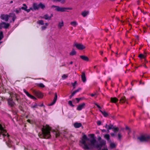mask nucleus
<instances>
[{
    "mask_svg": "<svg viewBox=\"0 0 150 150\" xmlns=\"http://www.w3.org/2000/svg\"><path fill=\"white\" fill-rule=\"evenodd\" d=\"M118 100V99L115 97L111 98H110V102L112 103H115Z\"/></svg>",
    "mask_w": 150,
    "mask_h": 150,
    "instance_id": "aec40b11",
    "label": "nucleus"
},
{
    "mask_svg": "<svg viewBox=\"0 0 150 150\" xmlns=\"http://www.w3.org/2000/svg\"><path fill=\"white\" fill-rule=\"evenodd\" d=\"M97 95V93H95L94 94H93V93H92V94H90V96L92 97H93L94 96H95L96 95Z\"/></svg>",
    "mask_w": 150,
    "mask_h": 150,
    "instance_id": "603ef678",
    "label": "nucleus"
},
{
    "mask_svg": "<svg viewBox=\"0 0 150 150\" xmlns=\"http://www.w3.org/2000/svg\"><path fill=\"white\" fill-rule=\"evenodd\" d=\"M103 146L100 144V143L99 144H97V145H96L95 146V147L97 148H99V149L100 150L101 147Z\"/></svg>",
    "mask_w": 150,
    "mask_h": 150,
    "instance_id": "72a5a7b5",
    "label": "nucleus"
},
{
    "mask_svg": "<svg viewBox=\"0 0 150 150\" xmlns=\"http://www.w3.org/2000/svg\"><path fill=\"white\" fill-rule=\"evenodd\" d=\"M81 78L82 81L83 82H85L86 81V77L85 76V73L82 72V75H81Z\"/></svg>",
    "mask_w": 150,
    "mask_h": 150,
    "instance_id": "f3484780",
    "label": "nucleus"
},
{
    "mask_svg": "<svg viewBox=\"0 0 150 150\" xmlns=\"http://www.w3.org/2000/svg\"><path fill=\"white\" fill-rule=\"evenodd\" d=\"M21 8H16V9L15 11L16 13L17 14H18L19 13L21 12Z\"/></svg>",
    "mask_w": 150,
    "mask_h": 150,
    "instance_id": "7c9ffc66",
    "label": "nucleus"
},
{
    "mask_svg": "<svg viewBox=\"0 0 150 150\" xmlns=\"http://www.w3.org/2000/svg\"><path fill=\"white\" fill-rule=\"evenodd\" d=\"M89 138H88L86 134H84L81 140L80 141V142L83 144L84 146L83 148L85 150H89L90 148L86 143V141L89 140Z\"/></svg>",
    "mask_w": 150,
    "mask_h": 150,
    "instance_id": "20e7f679",
    "label": "nucleus"
},
{
    "mask_svg": "<svg viewBox=\"0 0 150 150\" xmlns=\"http://www.w3.org/2000/svg\"><path fill=\"white\" fill-rule=\"evenodd\" d=\"M46 28H47V27L46 26H42L41 27V30H45Z\"/></svg>",
    "mask_w": 150,
    "mask_h": 150,
    "instance_id": "a18cd8bd",
    "label": "nucleus"
},
{
    "mask_svg": "<svg viewBox=\"0 0 150 150\" xmlns=\"http://www.w3.org/2000/svg\"><path fill=\"white\" fill-rule=\"evenodd\" d=\"M76 81L75 82H74V83H72V86H75V85H76Z\"/></svg>",
    "mask_w": 150,
    "mask_h": 150,
    "instance_id": "864d4df0",
    "label": "nucleus"
},
{
    "mask_svg": "<svg viewBox=\"0 0 150 150\" xmlns=\"http://www.w3.org/2000/svg\"><path fill=\"white\" fill-rule=\"evenodd\" d=\"M70 24L71 25L74 26L76 27L78 25V23L75 21H72L71 22Z\"/></svg>",
    "mask_w": 150,
    "mask_h": 150,
    "instance_id": "c85d7f7f",
    "label": "nucleus"
},
{
    "mask_svg": "<svg viewBox=\"0 0 150 150\" xmlns=\"http://www.w3.org/2000/svg\"><path fill=\"white\" fill-rule=\"evenodd\" d=\"M126 99L125 96H122L121 97L120 100V103H124L125 102Z\"/></svg>",
    "mask_w": 150,
    "mask_h": 150,
    "instance_id": "393cba45",
    "label": "nucleus"
},
{
    "mask_svg": "<svg viewBox=\"0 0 150 150\" xmlns=\"http://www.w3.org/2000/svg\"><path fill=\"white\" fill-rule=\"evenodd\" d=\"M63 79H64L68 77V75L64 74L62 76Z\"/></svg>",
    "mask_w": 150,
    "mask_h": 150,
    "instance_id": "58836bf2",
    "label": "nucleus"
},
{
    "mask_svg": "<svg viewBox=\"0 0 150 150\" xmlns=\"http://www.w3.org/2000/svg\"><path fill=\"white\" fill-rule=\"evenodd\" d=\"M19 108L21 111L23 112H24L23 109L21 106L20 105L19 107Z\"/></svg>",
    "mask_w": 150,
    "mask_h": 150,
    "instance_id": "c03bdc74",
    "label": "nucleus"
},
{
    "mask_svg": "<svg viewBox=\"0 0 150 150\" xmlns=\"http://www.w3.org/2000/svg\"><path fill=\"white\" fill-rule=\"evenodd\" d=\"M23 91L26 94V95L29 97H30V96H31V95L25 89H23Z\"/></svg>",
    "mask_w": 150,
    "mask_h": 150,
    "instance_id": "2f4dec72",
    "label": "nucleus"
},
{
    "mask_svg": "<svg viewBox=\"0 0 150 150\" xmlns=\"http://www.w3.org/2000/svg\"><path fill=\"white\" fill-rule=\"evenodd\" d=\"M10 15L8 14H1L0 16V18L6 22L8 21L9 18L10 17Z\"/></svg>",
    "mask_w": 150,
    "mask_h": 150,
    "instance_id": "1a4fd4ad",
    "label": "nucleus"
},
{
    "mask_svg": "<svg viewBox=\"0 0 150 150\" xmlns=\"http://www.w3.org/2000/svg\"><path fill=\"white\" fill-rule=\"evenodd\" d=\"M74 46L76 47L78 50H83L85 48V47L82 44L75 43Z\"/></svg>",
    "mask_w": 150,
    "mask_h": 150,
    "instance_id": "9d476101",
    "label": "nucleus"
},
{
    "mask_svg": "<svg viewBox=\"0 0 150 150\" xmlns=\"http://www.w3.org/2000/svg\"><path fill=\"white\" fill-rule=\"evenodd\" d=\"M139 57L141 59H144V60H146L145 59L146 55L145 54H140L139 55Z\"/></svg>",
    "mask_w": 150,
    "mask_h": 150,
    "instance_id": "a878e982",
    "label": "nucleus"
},
{
    "mask_svg": "<svg viewBox=\"0 0 150 150\" xmlns=\"http://www.w3.org/2000/svg\"><path fill=\"white\" fill-rule=\"evenodd\" d=\"M110 147L112 148H113L115 147V145L114 143H111L110 144Z\"/></svg>",
    "mask_w": 150,
    "mask_h": 150,
    "instance_id": "79ce46f5",
    "label": "nucleus"
},
{
    "mask_svg": "<svg viewBox=\"0 0 150 150\" xmlns=\"http://www.w3.org/2000/svg\"><path fill=\"white\" fill-rule=\"evenodd\" d=\"M89 135L91 136V138H92V139L90 141L91 144L89 145H91L94 146L95 145V143L96 142V139L94 138V135L93 134H90Z\"/></svg>",
    "mask_w": 150,
    "mask_h": 150,
    "instance_id": "9b49d317",
    "label": "nucleus"
},
{
    "mask_svg": "<svg viewBox=\"0 0 150 150\" xmlns=\"http://www.w3.org/2000/svg\"><path fill=\"white\" fill-rule=\"evenodd\" d=\"M64 26V23L63 21H62L61 22H59L58 25V28L61 29L62 27Z\"/></svg>",
    "mask_w": 150,
    "mask_h": 150,
    "instance_id": "bb28decb",
    "label": "nucleus"
},
{
    "mask_svg": "<svg viewBox=\"0 0 150 150\" xmlns=\"http://www.w3.org/2000/svg\"><path fill=\"white\" fill-rule=\"evenodd\" d=\"M59 135V134L58 133H56V137H58Z\"/></svg>",
    "mask_w": 150,
    "mask_h": 150,
    "instance_id": "4d7b16f0",
    "label": "nucleus"
},
{
    "mask_svg": "<svg viewBox=\"0 0 150 150\" xmlns=\"http://www.w3.org/2000/svg\"><path fill=\"white\" fill-rule=\"evenodd\" d=\"M73 96L71 94V95L69 96V98L71 99Z\"/></svg>",
    "mask_w": 150,
    "mask_h": 150,
    "instance_id": "69168bd1",
    "label": "nucleus"
},
{
    "mask_svg": "<svg viewBox=\"0 0 150 150\" xmlns=\"http://www.w3.org/2000/svg\"><path fill=\"white\" fill-rule=\"evenodd\" d=\"M112 130L113 131L115 132H116L118 131H119V129L118 127H113L112 128Z\"/></svg>",
    "mask_w": 150,
    "mask_h": 150,
    "instance_id": "c9c22d12",
    "label": "nucleus"
},
{
    "mask_svg": "<svg viewBox=\"0 0 150 150\" xmlns=\"http://www.w3.org/2000/svg\"><path fill=\"white\" fill-rule=\"evenodd\" d=\"M30 98H31V99H35V100L36 99V98L34 96H33L32 95H31V96H30Z\"/></svg>",
    "mask_w": 150,
    "mask_h": 150,
    "instance_id": "de8ad7c7",
    "label": "nucleus"
},
{
    "mask_svg": "<svg viewBox=\"0 0 150 150\" xmlns=\"http://www.w3.org/2000/svg\"><path fill=\"white\" fill-rule=\"evenodd\" d=\"M113 127V125H112L111 124H110L108 126V130H109L110 129H112V128Z\"/></svg>",
    "mask_w": 150,
    "mask_h": 150,
    "instance_id": "4c0bfd02",
    "label": "nucleus"
},
{
    "mask_svg": "<svg viewBox=\"0 0 150 150\" xmlns=\"http://www.w3.org/2000/svg\"><path fill=\"white\" fill-rule=\"evenodd\" d=\"M23 6H24V7H21V8L22 10H24L26 11H27V12H29L31 10H32V8H30L28 9H27V8H28L27 6H26V5L25 4H23Z\"/></svg>",
    "mask_w": 150,
    "mask_h": 150,
    "instance_id": "2eb2a0df",
    "label": "nucleus"
},
{
    "mask_svg": "<svg viewBox=\"0 0 150 150\" xmlns=\"http://www.w3.org/2000/svg\"><path fill=\"white\" fill-rule=\"evenodd\" d=\"M125 129H126V130H130L129 128V127H127V126H126V127Z\"/></svg>",
    "mask_w": 150,
    "mask_h": 150,
    "instance_id": "e2e57ef3",
    "label": "nucleus"
},
{
    "mask_svg": "<svg viewBox=\"0 0 150 150\" xmlns=\"http://www.w3.org/2000/svg\"><path fill=\"white\" fill-rule=\"evenodd\" d=\"M85 105V103H83L81 104H80L78 105L76 108L77 110L80 111L82 110V109L84 108V107Z\"/></svg>",
    "mask_w": 150,
    "mask_h": 150,
    "instance_id": "4468645a",
    "label": "nucleus"
},
{
    "mask_svg": "<svg viewBox=\"0 0 150 150\" xmlns=\"http://www.w3.org/2000/svg\"><path fill=\"white\" fill-rule=\"evenodd\" d=\"M81 58L84 61H88L89 60L88 57L84 55H81L80 56Z\"/></svg>",
    "mask_w": 150,
    "mask_h": 150,
    "instance_id": "a211bd4d",
    "label": "nucleus"
},
{
    "mask_svg": "<svg viewBox=\"0 0 150 150\" xmlns=\"http://www.w3.org/2000/svg\"><path fill=\"white\" fill-rule=\"evenodd\" d=\"M99 111L105 117H106L108 116V113L105 111H102L100 109L99 110Z\"/></svg>",
    "mask_w": 150,
    "mask_h": 150,
    "instance_id": "5701e85b",
    "label": "nucleus"
},
{
    "mask_svg": "<svg viewBox=\"0 0 150 150\" xmlns=\"http://www.w3.org/2000/svg\"><path fill=\"white\" fill-rule=\"evenodd\" d=\"M37 86L40 88H43L45 87V85L42 83H37Z\"/></svg>",
    "mask_w": 150,
    "mask_h": 150,
    "instance_id": "473e14b6",
    "label": "nucleus"
},
{
    "mask_svg": "<svg viewBox=\"0 0 150 150\" xmlns=\"http://www.w3.org/2000/svg\"><path fill=\"white\" fill-rule=\"evenodd\" d=\"M76 99L77 101V103H78L79 102L80 100L81 99V98H76Z\"/></svg>",
    "mask_w": 150,
    "mask_h": 150,
    "instance_id": "3c124183",
    "label": "nucleus"
},
{
    "mask_svg": "<svg viewBox=\"0 0 150 150\" xmlns=\"http://www.w3.org/2000/svg\"><path fill=\"white\" fill-rule=\"evenodd\" d=\"M118 137L119 140L120 141L121 140V139L122 137V136L120 133H118Z\"/></svg>",
    "mask_w": 150,
    "mask_h": 150,
    "instance_id": "37998d69",
    "label": "nucleus"
},
{
    "mask_svg": "<svg viewBox=\"0 0 150 150\" xmlns=\"http://www.w3.org/2000/svg\"><path fill=\"white\" fill-rule=\"evenodd\" d=\"M110 135H111V136H112V137L114 136L115 135L114 133H111L110 134Z\"/></svg>",
    "mask_w": 150,
    "mask_h": 150,
    "instance_id": "680f3d73",
    "label": "nucleus"
},
{
    "mask_svg": "<svg viewBox=\"0 0 150 150\" xmlns=\"http://www.w3.org/2000/svg\"><path fill=\"white\" fill-rule=\"evenodd\" d=\"M101 138L100 137H98V140H99V141L100 140H101Z\"/></svg>",
    "mask_w": 150,
    "mask_h": 150,
    "instance_id": "0e129e2a",
    "label": "nucleus"
},
{
    "mask_svg": "<svg viewBox=\"0 0 150 150\" xmlns=\"http://www.w3.org/2000/svg\"><path fill=\"white\" fill-rule=\"evenodd\" d=\"M10 26L9 23H6V22H3L0 24V26L1 27L4 28L5 29H7Z\"/></svg>",
    "mask_w": 150,
    "mask_h": 150,
    "instance_id": "f8f14e48",
    "label": "nucleus"
},
{
    "mask_svg": "<svg viewBox=\"0 0 150 150\" xmlns=\"http://www.w3.org/2000/svg\"><path fill=\"white\" fill-rule=\"evenodd\" d=\"M137 139L141 142H146L150 139V136L149 135H142L138 137Z\"/></svg>",
    "mask_w": 150,
    "mask_h": 150,
    "instance_id": "423d86ee",
    "label": "nucleus"
},
{
    "mask_svg": "<svg viewBox=\"0 0 150 150\" xmlns=\"http://www.w3.org/2000/svg\"><path fill=\"white\" fill-rule=\"evenodd\" d=\"M37 23L41 25H43L44 24V22L42 20H39L37 22Z\"/></svg>",
    "mask_w": 150,
    "mask_h": 150,
    "instance_id": "f704fd0d",
    "label": "nucleus"
},
{
    "mask_svg": "<svg viewBox=\"0 0 150 150\" xmlns=\"http://www.w3.org/2000/svg\"><path fill=\"white\" fill-rule=\"evenodd\" d=\"M95 104L99 109H100L101 108L100 107V106L98 105L97 103H95Z\"/></svg>",
    "mask_w": 150,
    "mask_h": 150,
    "instance_id": "8fccbe9b",
    "label": "nucleus"
},
{
    "mask_svg": "<svg viewBox=\"0 0 150 150\" xmlns=\"http://www.w3.org/2000/svg\"><path fill=\"white\" fill-rule=\"evenodd\" d=\"M3 35L2 31L0 32V40H1L3 38Z\"/></svg>",
    "mask_w": 150,
    "mask_h": 150,
    "instance_id": "ea45409f",
    "label": "nucleus"
},
{
    "mask_svg": "<svg viewBox=\"0 0 150 150\" xmlns=\"http://www.w3.org/2000/svg\"><path fill=\"white\" fill-rule=\"evenodd\" d=\"M44 126H43V127L41 129L42 134L39 133L38 136L41 138L48 139L51 136L50 134L51 129L50 126L48 125H46L45 128H44Z\"/></svg>",
    "mask_w": 150,
    "mask_h": 150,
    "instance_id": "7ed1b4c3",
    "label": "nucleus"
},
{
    "mask_svg": "<svg viewBox=\"0 0 150 150\" xmlns=\"http://www.w3.org/2000/svg\"><path fill=\"white\" fill-rule=\"evenodd\" d=\"M82 125L81 123L75 122L74 124V126L75 128H79L81 127Z\"/></svg>",
    "mask_w": 150,
    "mask_h": 150,
    "instance_id": "dca6fc26",
    "label": "nucleus"
},
{
    "mask_svg": "<svg viewBox=\"0 0 150 150\" xmlns=\"http://www.w3.org/2000/svg\"><path fill=\"white\" fill-rule=\"evenodd\" d=\"M105 127L107 129H108V125L107 124H106L105 125Z\"/></svg>",
    "mask_w": 150,
    "mask_h": 150,
    "instance_id": "052dcab7",
    "label": "nucleus"
},
{
    "mask_svg": "<svg viewBox=\"0 0 150 150\" xmlns=\"http://www.w3.org/2000/svg\"><path fill=\"white\" fill-rule=\"evenodd\" d=\"M10 98L7 99V100L8 105L10 107H13L16 104L13 101V99L16 100L18 103H20L21 100L19 98V96L18 95L16 94L10 93Z\"/></svg>",
    "mask_w": 150,
    "mask_h": 150,
    "instance_id": "f03ea898",
    "label": "nucleus"
},
{
    "mask_svg": "<svg viewBox=\"0 0 150 150\" xmlns=\"http://www.w3.org/2000/svg\"><path fill=\"white\" fill-rule=\"evenodd\" d=\"M27 122H29V123H30V124H31V120H29V119H28L27 120Z\"/></svg>",
    "mask_w": 150,
    "mask_h": 150,
    "instance_id": "bf43d9fd",
    "label": "nucleus"
},
{
    "mask_svg": "<svg viewBox=\"0 0 150 150\" xmlns=\"http://www.w3.org/2000/svg\"><path fill=\"white\" fill-rule=\"evenodd\" d=\"M42 18H44L45 20H51V17H50L48 16L47 14H46L44 15Z\"/></svg>",
    "mask_w": 150,
    "mask_h": 150,
    "instance_id": "4be33fe9",
    "label": "nucleus"
},
{
    "mask_svg": "<svg viewBox=\"0 0 150 150\" xmlns=\"http://www.w3.org/2000/svg\"><path fill=\"white\" fill-rule=\"evenodd\" d=\"M76 54V52L74 50H72L70 53V55L73 56Z\"/></svg>",
    "mask_w": 150,
    "mask_h": 150,
    "instance_id": "e433bc0d",
    "label": "nucleus"
},
{
    "mask_svg": "<svg viewBox=\"0 0 150 150\" xmlns=\"http://www.w3.org/2000/svg\"><path fill=\"white\" fill-rule=\"evenodd\" d=\"M57 96L56 93L54 94V97L52 102L50 103L48 105L49 106H51L54 104L56 103V100L57 99Z\"/></svg>",
    "mask_w": 150,
    "mask_h": 150,
    "instance_id": "ddd939ff",
    "label": "nucleus"
},
{
    "mask_svg": "<svg viewBox=\"0 0 150 150\" xmlns=\"http://www.w3.org/2000/svg\"><path fill=\"white\" fill-rule=\"evenodd\" d=\"M104 137L107 140L108 142L110 143H111V141L110 139V136L109 134H105L104 136Z\"/></svg>",
    "mask_w": 150,
    "mask_h": 150,
    "instance_id": "6ab92c4d",
    "label": "nucleus"
},
{
    "mask_svg": "<svg viewBox=\"0 0 150 150\" xmlns=\"http://www.w3.org/2000/svg\"><path fill=\"white\" fill-rule=\"evenodd\" d=\"M100 143L103 146H104L106 144V142L104 140H102L100 141Z\"/></svg>",
    "mask_w": 150,
    "mask_h": 150,
    "instance_id": "cd10ccee",
    "label": "nucleus"
},
{
    "mask_svg": "<svg viewBox=\"0 0 150 150\" xmlns=\"http://www.w3.org/2000/svg\"><path fill=\"white\" fill-rule=\"evenodd\" d=\"M11 137L2 125L0 124V139H3L7 146L9 148L12 146L13 143V142L10 139Z\"/></svg>",
    "mask_w": 150,
    "mask_h": 150,
    "instance_id": "f257e3e1",
    "label": "nucleus"
},
{
    "mask_svg": "<svg viewBox=\"0 0 150 150\" xmlns=\"http://www.w3.org/2000/svg\"><path fill=\"white\" fill-rule=\"evenodd\" d=\"M76 93L75 92V91H74L73 93H72L71 94L72 95L74 96L75 94Z\"/></svg>",
    "mask_w": 150,
    "mask_h": 150,
    "instance_id": "13d9d810",
    "label": "nucleus"
},
{
    "mask_svg": "<svg viewBox=\"0 0 150 150\" xmlns=\"http://www.w3.org/2000/svg\"><path fill=\"white\" fill-rule=\"evenodd\" d=\"M100 54H101V55H102V54H103V52H102V51H100Z\"/></svg>",
    "mask_w": 150,
    "mask_h": 150,
    "instance_id": "774afa93",
    "label": "nucleus"
},
{
    "mask_svg": "<svg viewBox=\"0 0 150 150\" xmlns=\"http://www.w3.org/2000/svg\"><path fill=\"white\" fill-rule=\"evenodd\" d=\"M68 104L71 106L72 107L74 106V105L72 104V101L71 100H69L68 101Z\"/></svg>",
    "mask_w": 150,
    "mask_h": 150,
    "instance_id": "a19ab883",
    "label": "nucleus"
},
{
    "mask_svg": "<svg viewBox=\"0 0 150 150\" xmlns=\"http://www.w3.org/2000/svg\"><path fill=\"white\" fill-rule=\"evenodd\" d=\"M89 13L88 11H85L81 13V14L83 17H85Z\"/></svg>",
    "mask_w": 150,
    "mask_h": 150,
    "instance_id": "b1692460",
    "label": "nucleus"
},
{
    "mask_svg": "<svg viewBox=\"0 0 150 150\" xmlns=\"http://www.w3.org/2000/svg\"><path fill=\"white\" fill-rule=\"evenodd\" d=\"M97 123L98 125L100 126L101 124V122L100 121H97Z\"/></svg>",
    "mask_w": 150,
    "mask_h": 150,
    "instance_id": "09e8293b",
    "label": "nucleus"
},
{
    "mask_svg": "<svg viewBox=\"0 0 150 150\" xmlns=\"http://www.w3.org/2000/svg\"><path fill=\"white\" fill-rule=\"evenodd\" d=\"M54 1H56L60 2L62 4H64L65 2V0H52Z\"/></svg>",
    "mask_w": 150,
    "mask_h": 150,
    "instance_id": "c756f323",
    "label": "nucleus"
},
{
    "mask_svg": "<svg viewBox=\"0 0 150 150\" xmlns=\"http://www.w3.org/2000/svg\"><path fill=\"white\" fill-rule=\"evenodd\" d=\"M37 106H38V105L36 104H35L33 105L32 106H31V108H37Z\"/></svg>",
    "mask_w": 150,
    "mask_h": 150,
    "instance_id": "49530a36",
    "label": "nucleus"
},
{
    "mask_svg": "<svg viewBox=\"0 0 150 150\" xmlns=\"http://www.w3.org/2000/svg\"><path fill=\"white\" fill-rule=\"evenodd\" d=\"M33 94L39 98H42L43 97V95L39 91L35 90H33L32 91Z\"/></svg>",
    "mask_w": 150,
    "mask_h": 150,
    "instance_id": "6e6552de",
    "label": "nucleus"
},
{
    "mask_svg": "<svg viewBox=\"0 0 150 150\" xmlns=\"http://www.w3.org/2000/svg\"><path fill=\"white\" fill-rule=\"evenodd\" d=\"M107 61H108V60H107V58L106 57H105L104 59V61L106 62H107Z\"/></svg>",
    "mask_w": 150,
    "mask_h": 150,
    "instance_id": "6e6d98bb",
    "label": "nucleus"
},
{
    "mask_svg": "<svg viewBox=\"0 0 150 150\" xmlns=\"http://www.w3.org/2000/svg\"><path fill=\"white\" fill-rule=\"evenodd\" d=\"M33 9L35 10H38L39 8L44 9L45 7V6L41 2L38 4L37 3H34L33 4Z\"/></svg>",
    "mask_w": 150,
    "mask_h": 150,
    "instance_id": "0eeeda50",
    "label": "nucleus"
},
{
    "mask_svg": "<svg viewBox=\"0 0 150 150\" xmlns=\"http://www.w3.org/2000/svg\"><path fill=\"white\" fill-rule=\"evenodd\" d=\"M81 89V88H78V89H77L75 91H75V92L76 93H77V92H79V90Z\"/></svg>",
    "mask_w": 150,
    "mask_h": 150,
    "instance_id": "5fc2aeb1",
    "label": "nucleus"
},
{
    "mask_svg": "<svg viewBox=\"0 0 150 150\" xmlns=\"http://www.w3.org/2000/svg\"><path fill=\"white\" fill-rule=\"evenodd\" d=\"M39 106H40V107H42L43 106H44V105L43 103L42 104H41L40 105H39Z\"/></svg>",
    "mask_w": 150,
    "mask_h": 150,
    "instance_id": "338daca9",
    "label": "nucleus"
},
{
    "mask_svg": "<svg viewBox=\"0 0 150 150\" xmlns=\"http://www.w3.org/2000/svg\"><path fill=\"white\" fill-rule=\"evenodd\" d=\"M52 8H55V10L57 12H63L66 11L67 10H71L72 8L60 7L59 6L52 5L51 6Z\"/></svg>",
    "mask_w": 150,
    "mask_h": 150,
    "instance_id": "39448f33",
    "label": "nucleus"
},
{
    "mask_svg": "<svg viewBox=\"0 0 150 150\" xmlns=\"http://www.w3.org/2000/svg\"><path fill=\"white\" fill-rule=\"evenodd\" d=\"M9 15H11L10 17L12 18V20L13 22H14L16 18V16L14 13H10Z\"/></svg>",
    "mask_w": 150,
    "mask_h": 150,
    "instance_id": "412c9836",
    "label": "nucleus"
}]
</instances>
